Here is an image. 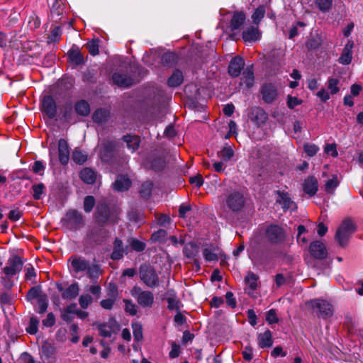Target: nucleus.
<instances>
[{
    "instance_id": "nucleus-1",
    "label": "nucleus",
    "mask_w": 363,
    "mask_h": 363,
    "mask_svg": "<svg viewBox=\"0 0 363 363\" xmlns=\"http://www.w3.org/2000/svg\"><path fill=\"white\" fill-rule=\"evenodd\" d=\"M68 262L70 272L75 274L86 272L89 277H93L99 271L98 266H91L89 261L81 256L72 255L69 258Z\"/></svg>"
},
{
    "instance_id": "nucleus-2",
    "label": "nucleus",
    "mask_w": 363,
    "mask_h": 363,
    "mask_svg": "<svg viewBox=\"0 0 363 363\" xmlns=\"http://www.w3.org/2000/svg\"><path fill=\"white\" fill-rule=\"evenodd\" d=\"M140 280L147 287L153 289L159 286L160 277L153 267L149 264L141 265L139 270Z\"/></svg>"
},
{
    "instance_id": "nucleus-3",
    "label": "nucleus",
    "mask_w": 363,
    "mask_h": 363,
    "mask_svg": "<svg viewBox=\"0 0 363 363\" xmlns=\"http://www.w3.org/2000/svg\"><path fill=\"white\" fill-rule=\"evenodd\" d=\"M131 296L143 308H152L154 304V294L150 291H144L140 287L135 286L130 290Z\"/></svg>"
},
{
    "instance_id": "nucleus-4",
    "label": "nucleus",
    "mask_w": 363,
    "mask_h": 363,
    "mask_svg": "<svg viewBox=\"0 0 363 363\" xmlns=\"http://www.w3.org/2000/svg\"><path fill=\"white\" fill-rule=\"evenodd\" d=\"M62 225L71 230H77L84 225L82 214L77 210L68 211L62 219Z\"/></svg>"
},
{
    "instance_id": "nucleus-5",
    "label": "nucleus",
    "mask_w": 363,
    "mask_h": 363,
    "mask_svg": "<svg viewBox=\"0 0 363 363\" xmlns=\"http://www.w3.org/2000/svg\"><path fill=\"white\" fill-rule=\"evenodd\" d=\"M108 231L99 224L90 226L85 236L87 244H101L107 237Z\"/></svg>"
},
{
    "instance_id": "nucleus-6",
    "label": "nucleus",
    "mask_w": 363,
    "mask_h": 363,
    "mask_svg": "<svg viewBox=\"0 0 363 363\" xmlns=\"http://www.w3.org/2000/svg\"><path fill=\"white\" fill-rule=\"evenodd\" d=\"M306 305L311 307L314 313L322 318H328L333 315V306L327 301L323 299H314L306 303Z\"/></svg>"
},
{
    "instance_id": "nucleus-7",
    "label": "nucleus",
    "mask_w": 363,
    "mask_h": 363,
    "mask_svg": "<svg viewBox=\"0 0 363 363\" xmlns=\"http://www.w3.org/2000/svg\"><path fill=\"white\" fill-rule=\"evenodd\" d=\"M245 199L239 191L230 193L225 200L227 207L233 212L240 211L245 206Z\"/></svg>"
},
{
    "instance_id": "nucleus-8",
    "label": "nucleus",
    "mask_w": 363,
    "mask_h": 363,
    "mask_svg": "<svg viewBox=\"0 0 363 363\" xmlns=\"http://www.w3.org/2000/svg\"><path fill=\"white\" fill-rule=\"evenodd\" d=\"M353 232V223L350 220H345L338 228L335 234V239L341 246H344L350 235Z\"/></svg>"
},
{
    "instance_id": "nucleus-9",
    "label": "nucleus",
    "mask_w": 363,
    "mask_h": 363,
    "mask_svg": "<svg viewBox=\"0 0 363 363\" xmlns=\"http://www.w3.org/2000/svg\"><path fill=\"white\" fill-rule=\"evenodd\" d=\"M262 99L266 104H272L279 96L277 86L272 83H265L260 89Z\"/></svg>"
},
{
    "instance_id": "nucleus-10",
    "label": "nucleus",
    "mask_w": 363,
    "mask_h": 363,
    "mask_svg": "<svg viewBox=\"0 0 363 363\" xmlns=\"http://www.w3.org/2000/svg\"><path fill=\"white\" fill-rule=\"evenodd\" d=\"M266 238L272 244H279L284 241L285 232L277 225H271L266 230Z\"/></svg>"
},
{
    "instance_id": "nucleus-11",
    "label": "nucleus",
    "mask_w": 363,
    "mask_h": 363,
    "mask_svg": "<svg viewBox=\"0 0 363 363\" xmlns=\"http://www.w3.org/2000/svg\"><path fill=\"white\" fill-rule=\"evenodd\" d=\"M249 119L256 125L260 126L264 124L268 118V114L261 107L254 106L248 113Z\"/></svg>"
},
{
    "instance_id": "nucleus-12",
    "label": "nucleus",
    "mask_w": 363,
    "mask_h": 363,
    "mask_svg": "<svg viewBox=\"0 0 363 363\" xmlns=\"http://www.w3.org/2000/svg\"><path fill=\"white\" fill-rule=\"evenodd\" d=\"M23 268V262L20 257L13 256L8 260L7 265L3 269L7 277H13L19 273Z\"/></svg>"
},
{
    "instance_id": "nucleus-13",
    "label": "nucleus",
    "mask_w": 363,
    "mask_h": 363,
    "mask_svg": "<svg viewBox=\"0 0 363 363\" xmlns=\"http://www.w3.org/2000/svg\"><path fill=\"white\" fill-rule=\"evenodd\" d=\"M40 354L44 362L51 363L55 361L56 347L54 344L45 341L40 349Z\"/></svg>"
},
{
    "instance_id": "nucleus-14",
    "label": "nucleus",
    "mask_w": 363,
    "mask_h": 363,
    "mask_svg": "<svg viewBox=\"0 0 363 363\" xmlns=\"http://www.w3.org/2000/svg\"><path fill=\"white\" fill-rule=\"evenodd\" d=\"M42 109L50 118H55L57 113V106L55 99L50 96H44Z\"/></svg>"
},
{
    "instance_id": "nucleus-15",
    "label": "nucleus",
    "mask_w": 363,
    "mask_h": 363,
    "mask_svg": "<svg viewBox=\"0 0 363 363\" xmlns=\"http://www.w3.org/2000/svg\"><path fill=\"white\" fill-rule=\"evenodd\" d=\"M111 212L108 205L104 203H99L96 207V219L101 225L105 224L110 220Z\"/></svg>"
},
{
    "instance_id": "nucleus-16",
    "label": "nucleus",
    "mask_w": 363,
    "mask_h": 363,
    "mask_svg": "<svg viewBox=\"0 0 363 363\" xmlns=\"http://www.w3.org/2000/svg\"><path fill=\"white\" fill-rule=\"evenodd\" d=\"M245 66L244 60L240 57L236 56L233 57L230 62L228 66V73L233 77H236L240 75L242 69Z\"/></svg>"
},
{
    "instance_id": "nucleus-17",
    "label": "nucleus",
    "mask_w": 363,
    "mask_h": 363,
    "mask_svg": "<svg viewBox=\"0 0 363 363\" xmlns=\"http://www.w3.org/2000/svg\"><path fill=\"white\" fill-rule=\"evenodd\" d=\"M166 300L167 301V308L169 310L180 311L183 306L181 301L178 298L177 293L173 289H169L166 292Z\"/></svg>"
},
{
    "instance_id": "nucleus-18",
    "label": "nucleus",
    "mask_w": 363,
    "mask_h": 363,
    "mask_svg": "<svg viewBox=\"0 0 363 363\" xmlns=\"http://www.w3.org/2000/svg\"><path fill=\"white\" fill-rule=\"evenodd\" d=\"M59 160L62 165H66L69 160V148L67 141L61 138L58 141Z\"/></svg>"
},
{
    "instance_id": "nucleus-19",
    "label": "nucleus",
    "mask_w": 363,
    "mask_h": 363,
    "mask_svg": "<svg viewBox=\"0 0 363 363\" xmlns=\"http://www.w3.org/2000/svg\"><path fill=\"white\" fill-rule=\"evenodd\" d=\"M310 252L313 257L318 259H323L327 256L325 245L320 241H314L310 245Z\"/></svg>"
},
{
    "instance_id": "nucleus-20",
    "label": "nucleus",
    "mask_w": 363,
    "mask_h": 363,
    "mask_svg": "<svg viewBox=\"0 0 363 363\" xmlns=\"http://www.w3.org/2000/svg\"><path fill=\"white\" fill-rule=\"evenodd\" d=\"M255 83V77L252 66H248L244 70L240 78V84L245 86L247 89H250L253 86Z\"/></svg>"
},
{
    "instance_id": "nucleus-21",
    "label": "nucleus",
    "mask_w": 363,
    "mask_h": 363,
    "mask_svg": "<svg viewBox=\"0 0 363 363\" xmlns=\"http://www.w3.org/2000/svg\"><path fill=\"white\" fill-rule=\"evenodd\" d=\"M99 335L103 337H111L117 330V324L115 321L99 324L97 326Z\"/></svg>"
},
{
    "instance_id": "nucleus-22",
    "label": "nucleus",
    "mask_w": 363,
    "mask_h": 363,
    "mask_svg": "<svg viewBox=\"0 0 363 363\" xmlns=\"http://www.w3.org/2000/svg\"><path fill=\"white\" fill-rule=\"evenodd\" d=\"M354 43L352 41L349 40L345 45L340 57H339V62L342 65H349L352 59V48Z\"/></svg>"
},
{
    "instance_id": "nucleus-23",
    "label": "nucleus",
    "mask_w": 363,
    "mask_h": 363,
    "mask_svg": "<svg viewBox=\"0 0 363 363\" xmlns=\"http://www.w3.org/2000/svg\"><path fill=\"white\" fill-rule=\"evenodd\" d=\"M114 144L108 141L104 143L100 149V157L106 162H109L113 155Z\"/></svg>"
},
{
    "instance_id": "nucleus-24",
    "label": "nucleus",
    "mask_w": 363,
    "mask_h": 363,
    "mask_svg": "<svg viewBox=\"0 0 363 363\" xmlns=\"http://www.w3.org/2000/svg\"><path fill=\"white\" fill-rule=\"evenodd\" d=\"M277 194L279 197L277 199V202L281 205L284 211L296 208V204L291 200L289 194L287 192L278 191Z\"/></svg>"
},
{
    "instance_id": "nucleus-25",
    "label": "nucleus",
    "mask_w": 363,
    "mask_h": 363,
    "mask_svg": "<svg viewBox=\"0 0 363 363\" xmlns=\"http://www.w3.org/2000/svg\"><path fill=\"white\" fill-rule=\"evenodd\" d=\"M245 19L246 16L243 12H234L230 23V28L231 31L239 30L241 28V26L244 24Z\"/></svg>"
},
{
    "instance_id": "nucleus-26",
    "label": "nucleus",
    "mask_w": 363,
    "mask_h": 363,
    "mask_svg": "<svg viewBox=\"0 0 363 363\" xmlns=\"http://www.w3.org/2000/svg\"><path fill=\"white\" fill-rule=\"evenodd\" d=\"M261 38V33L257 28L250 26L242 32V39L245 42L257 41Z\"/></svg>"
},
{
    "instance_id": "nucleus-27",
    "label": "nucleus",
    "mask_w": 363,
    "mask_h": 363,
    "mask_svg": "<svg viewBox=\"0 0 363 363\" xmlns=\"http://www.w3.org/2000/svg\"><path fill=\"white\" fill-rule=\"evenodd\" d=\"M112 79L116 84L121 87H128L133 84V79L125 74L114 73Z\"/></svg>"
},
{
    "instance_id": "nucleus-28",
    "label": "nucleus",
    "mask_w": 363,
    "mask_h": 363,
    "mask_svg": "<svg viewBox=\"0 0 363 363\" xmlns=\"http://www.w3.org/2000/svg\"><path fill=\"white\" fill-rule=\"evenodd\" d=\"M303 189L306 194L312 196H314L318 191V181L314 177L307 178L303 184Z\"/></svg>"
},
{
    "instance_id": "nucleus-29",
    "label": "nucleus",
    "mask_w": 363,
    "mask_h": 363,
    "mask_svg": "<svg viewBox=\"0 0 363 363\" xmlns=\"http://www.w3.org/2000/svg\"><path fill=\"white\" fill-rule=\"evenodd\" d=\"M258 276L252 272H249L245 278V283L247 286V294L252 295L257 288Z\"/></svg>"
},
{
    "instance_id": "nucleus-30",
    "label": "nucleus",
    "mask_w": 363,
    "mask_h": 363,
    "mask_svg": "<svg viewBox=\"0 0 363 363\" xmlns=\"http://www.w3.org/2000/svg\"><path fill=\"white\" fill-rule=\"evenodd\" d=\"M258 345L261 348L270 347L273 344L272 332L269 330L259 333L257 336Z\"/></svg>"
},
{
    "instance_id": "nucleus-31",
    "label": "nucleus",
    "mask_w": 363,
    "mask_h": 363,
    "mask_svg": "<svg viewBox=\"0 0 363 363\" xmlns=\"http://www.w3.org/2000/svg\"><path fill=\"white\" fill-rule=\"evenodd\" d=\"M144 166L146 169H152L154 171H161L165 166L164 160L161 158H148L144 163Z\"/></svg>"
},
{
    "instance_id": "nucleus-32",
    "label": "nucleus",
    "mask_w": 363,
    "mask_h": 363,
    "mask_svg": "<svg viewBox=\"0 0 363 363\" xmlns=\"http://www.w3.org/2000/svg\"><path fill=\"white\" fill-rule=\"evenodd\" d=\"M125 252V250L123 247V242L120 239L116 238L113 243V250L111 255V259L113 260L121 259Z\"/></svg>"
},
{
    "instance_id": "nucleus-33",
    "label": "nucleus",
    "mask_w": 363,
    "mask_h": 363,
    "mask_svg": "<svg viewBox=\"0 0 363 363\" xmlns=\"http://www.w3.org/2000/svg\"><path fill=\"white\" fill-rule=\"evenodd\" d=\"M130 180L128 177L122 175L118 176L117 179L113 184L114 189L118 191H123L128 190L130 186Z\"/></svg>"
},
{
    "instance_id": "nucleus-34",
    "label": "nucleus",
    "mask_w": 363,
    "mask_h": 363,
    "mask_svg": "<svg viewBox=\"0 0 363 363\" xmlns=\"http://www.w3.org/2000/svg\"><path fill=\"white\" fill-rule=\"evenodd\" d=\"M123 140L126 143L127 147L131 150L132 152L138 149L140 143L138 136L131 135H124Z\"/></svg>"
},
{
    "instance_id": "nucleus-35",
    "label": "nucleus",
    "mask_w": 363,
    "mask_h": 363,
    "mask_svg": "<svg viewBox=\"0 0 363 363\" xmlns=\"http://www.w3.org/2000/svg\"><path fill=\"white\" fill-rule=\"evenodd\" d=\"M79 291V285L77 283L72 284L67 287L62 294V297L64 299L69 300L76 298Z\"/></svg>"
},
{
    "instance_id": "nucleus-36",
    "label": "nucleus",
    "mask_w": 363,
    "mask_h": 363,
    "mask_svg": "<svg viewBox=\"0 0 363 363\" xmlns=\"http://www.w3.org/2000/svg\"><path fill=\"white\" fill-rule=\"evenodd\" d=\"M80 178L85 183L91 184L95 182L96 174L92 169L84 168L80 172Z\"/></svg>"
},
{
    "instance_id": "nucleus-37",
    "label": "nucleus",
    "mask_w": 363,
    "mask_h": 363,
    "mask_svg": "<svg viewBox=\"0 0 363 363\" xmlns=\"http://www.w3.org/2000/svg\"><path fill=\"white\" fill-rule=\"evenodd\" d=\"M183 80L184 77L182 72L180 70L176 69L169 78L167 84L170 87H177L183 82Z\"/></svg>"
},
{
    "instance_id": "nucleus-38",
    "label": "nucleus",
    "mask_w": 363,
    "mask_h": 363,
    "mask_svg": "<svg viewBox=\"0 0 363 363\" xmlns=\"http://www.w3.org/2000/svg\"><path fill=\"white\" fill-rule=\"evenodd\" d=\"M75 111L77 114L82 116H87L90 113V106L85 100H80L74 106Z\"/></svg>"
},
{
    "instance_id": "nucleus-39",
    "label": "nucleus",
    "mask_w": 363,
    "mask_h": 363,
    "mask_svg": "<svg viewBox=\"0 0 363 363\" xmlns=\"http://www.w3.org/2000/svg\"><path fill=\"white\" fill-rule=\"evenodd\" d=\"M68 57L72 63L76 66L84 63V56L78 50H70L68 52Z\"/></svg>"
},
{
    "instance_id": "nucleus-40",
    "label": "nucleus",
    "mask_w": 363,
    "mask_h": 363,
    "mask_svg": "<svg viewBox=\"0 0 363 363\" xmlns=\"http://www.w3.org/2000/svg\"><path fill=\"white\" fill-rule=\"evenodd\" d=\"M183 252L188 258H194L199 254V246L194 242H189L185 245Z\"/></svg>"
},
{
    "instance_id": "nucleus-41",
    "label": "nucleus",
    "mask_w": 363,
    "mask_h": 363,
    "mask_svg": "<svg viewBox=\"0 0 363 363\" xmlns=\"http://www.w3.org/2000/svg\"><path fill=\"white\" fill-rule=\"evenodd\" d=\"M162 63L164 66L170 67L177 62V56L173 52H165L162 56Z\"/></svg>"
},
{
    "instance_id": "nucleus-42",
    "label": "nucleus",
    "mask_w": 363,
    "mask_h": 363,
    "mask_svg": "<svg viewBox=\"0 0 363 363\" xmlns=\"http://www.w3.org/2000/svg\"><path fill=\"white\" fill-rule=\"evenodd\" d=\"M109 112L106 109H98L93 114V121L98 123H103L108 120Z\"/></svg>"
},
{
    "instance_id": "nucleus-43",
    "label": "nucleus",
    "mask_w": 363,
    "mask_h": 363,
    "mask_svg": "<svg viewBox=\"0 0 363 363\" xmlns=\"http://www.w3.org/2000/svg\"><path fill=\"white\" fill-rule=\"evenodd\" d=\"M64 6L60 0H56L51 8L50 13L52 18L55 16L57 17L61 16L63 13Z\"/></svg>"
},
{
    "instance_id": "nucleus-44",
    "label": "nucleus",
    "mask_w": 363,
    "mask_h": 363,
    "mask_svg": "<svg viewBox=\"0 0 363 363\" xmlns=\"http://www.w3.org/2000/svg\"><path fill=\"white\" fill-rule=\"evenodd\" d=\"M265 14V8L263 6H259L255 9L252 15V19L254 23L258 24L260 21L264 18Z\"/></svg>"
},
{
    "instance_id": "nucleus-45",
    "label": "nucleus",
    "mask_w": 363,
    "mask_h": 363,
    "mask_svg": "<svg viewBox=\"0 0 363 363\" xmlns=\"http://www.w3.org/2000/svg\"><path fill=\"white\" fill-rule=\"evenodd\" d=\"M153 187V183L150 181L145 182L142 186L141 189L140 191V195L143 198H148L151 195L152 190Z\"/></svg>"
},
{
    "instance_id": "nucleus-46",
    "label": "nucleus",
    "mask_w": 363,
    "mask_h": 363,
    "mask_svg": "<svg viewBox=\"0 0 363 363\" xmlns=\"http://www.w3.org/2000/svg\"><path fill=\"white\" fill-rule=\"evenodd\" d=\"M218 154L223 160L226 162L233 157L234 151L230 146H225Z\"/></svg>"
},
{
    "instance_id": "nucleus-47",
    "label": "nucleus",
    "mask_w": 363,
    "mask_h": 363,
    "mask_svg": "<svg viewBox=\"0 0 363 363\" xmlns=\"http://www.w3.org/2000/svg\"><path fill=\"white\" fill-rule=\"evenodd\" d=\"M340 181L336 175H333V177L329 179L325 184V191L328 193H333L335 188L338 186Z\"/></svg>"
},
{
    "instance_id": "nucleus-48",
    "label": "nucleus",
    "mask_w": 363,
    "mask_h": 363,
    "mask_svg": "<svg viewBox=\"0 0 363 363\" xmlns=\"http://www.w3.org/2000/svg\"><path fill=\"white\" fill-rule=\"evenodd\" d=\"M72 160L77 164H84L87 160V155L78 149H75L72 153Z\"/></svg>"
},
{
    "instance_id": "nucleus-49",
    "label": "nucleus",
    "mask_w": 363,
    "mask_h": 363,
    "mask_svg": "<svg viewBox=\"0 0 363 363\" xmlns=\"http://www.w3.org/2000/svg\"><path fill=\"white\" fill-rule=\"evenodd\" d=\"M99 40H92L91 41H89L86 43V47L89 50V52L93 55L95 56L99 54Z\"/></svg>"
},
{
    "instance_id": "nucleus-50",
    "label": "nucleus",
    "mask_w": 363,
    "mask_h": 363,
    "mask_svg": "<svg viewBox=\"0 0 363 363\" xmlns=\"http://www.w3.org/2000/svg\"><path fill=\"white\" fill-rule=\"evenodd\" d=\"M33 194V197L35 200L41 199L42 195L44 194L45 186L43 183L35 184L32 186Z\"/></svg>"
},
{
    "instance_id": "nucleus-51",
    "label": "nucleus",
    "mask_w": 363,
    "mask_h": 363,
    "mask_svg": "<svg viewBox=\"0 0 363 363\" xmlns=\"http://www.w3.org/2000/svg\"><path fill=\"white\" fill-rule=\"evenodd\" d=\"M39 320L35 317H32L30 319L29 325L26 328V331L32 335L35 334L38 332Z\"/></svg>"
},
{
    "instance_id": "nucleus-52",
    "label": "nucleus",
    "mask_w": 363,
    "mask_h": 363,
    "mask_svg": "<svg viewBox=\"0 0 363 363\" xmlns=\"http://www.w3.org/2000/svg\"><path fill=\"white\" fill-rule=\"evenodd\" d=\"M61 34H62L61 28L59 26L55 27L52 30V31L48 37V42L49 43L58 42L60 39Z\"/></svg>"
},
{
    "instance_id": "nucleus-53",
    "label": "nucleus",
    "mask_w": 363,
    "mask_h": 363,
    "mask_svg": "<svg viewBox=\"0 0 363 363\" xmlns=\"http://www.w3.org/2000/svg\"><path fill=\"white\" fill-rule=\"evenodd\" d=\"M95 205V199L92 196H86L84 200V209L86 213H90Z\"/></svg>"
},
{
    "instance_id": "nucleus-54",
    "label": "nucleus",
    "mask_w": 363,
    "mask_h": 363,
    "mask_svg": "<svg viewBox=\"0 0 363 363\" xmlns=\"http://www.w3.org/2000/svg\"><path fill=\"white\" fill-rule=\"evenodd\" d=\"M339 80L335 78H330L328 81V87L332 94H337L340 88L338 86Z\"/></svg>"
},
{
    "instance_id": "nucleus-55",
    "label": "nucleus",
    "mask_w": 363,
    "mask_h": 363,
    "mask_svg": "<svg viewBox=\"0 0 363 363\" xmlns=\"http://www.w3.org/2000/svg\"><path fill=\"white\" fill-rule=\"evenodd\" d=\"M123 301L125 303V311L130 315H135L138 312L135 304L131 300L125 299Z\"/></svg>"
},
{
    "instance_id": "nucleus-56",
    "label": "nucleus",
    "mask_w": 363,
    "mask_h": 363,
    "mask_svg": "<svg viewBox=\"0 0 363 363\" xmlns=\"http://www.w3.org/2000/svg\"><path fill=\"white\" fill-rule=\"evenodd\" d=\"M133 330V337L135 341H140L143 339V328L139 323H133L132 325Z\"/></svg>"
},
{
    "instance_id": "nucleus-57",
    "label": "nucleus",
    "mask_w": 363,
    "mask_h": 363,
    "mask_svg": "<svg viewBox=\"0 0 363 363\" xmlns=\"http://www.w3.org/2000/svg\"><path fill=\"white\" fill-rule=\"evenodd\" d=\"M93 298L89 294H83L80 296L79 298V303L80 306L86 309L88 308V306L92 303Z\"/></svg>"
},
{
    "instance_id": "nucleus-58",
    "label": "nucleus",
    "mask_w": 363,
    "mask_h": 363,
    "mask_svg": "<svg viewBox=\"0 0 363 363\" xmlns=\"http://www.w3.org/2000/svg\"><path fill=\"white\" fill-rule=\"evenodd\" d=\"M48 306V303L47 299L43 297H40L38 299V307L36 308V311L40 314L45 313L47 311Z\"/></svg>"
},
{
    "instance_id": "nucleus-59",
    "label": "nucleus",
    "mask_w": 363,
    "mask_h": 363,
    "mask_svg": "<svg viewBox=\"0 0 363 363\" xmlns=\"http://www.w3.org/2000/svg\"><path fill=\"white\" fill-rule=\"evenodd\" d=\"M332 0H316V5L323 11H328L332 6Z\"/></svg>"
},
{
    "instance_id": "nucleus-60",
    "label": "nucleus",
    "mask_w": 363,
    "mask_h": 363,
    "mask_svg": "<svg viewBox=\"0 0 363 363\" xmlns=\"http://www.w3.org/2000/svg\"><path fill=\"white\" fill-rule=\"evenodd\" d=\"M130 245L136 252H142L145 248V244L137 239H132L130 242Z\"/></svg>"
},
{
    "instance_id": "nucleus-61",
    "label": "nucleus",
    "mask_w": 363,
    "mask_h": 363,
    "mask_svg": "<svg viewBox=\"0 0 363 363\" xmlns=\"http://www.w3.org/2000/svg\"><path fill=\"white\" fill-rule=\"evenodd\" d=\"M303 148H304L305 152L309 157L314 156L315 155H316V153L319 150L318 147L314 144H306V145H304Z\"/></svg>"
},
{
    "instance_id": "nucleus-62",
    "label": "nucleus",
    "mask_w": 363,
    "mask_h": 363,
    "mask_svg": "<svg viewBox=\"0 0 363 363\" xmlns=\"http://www.w3.org/2000/svg\"><path fill=\"white\" fill-rule=\"evenodd\" d=\"M203 257L207 261L218 260V255L214 251L209 248H205L203 252Z\"/></svg>"
},
{
    "instance_id": "nucleus-63",
    "label": "nucleus",
    "mask_w": 363,
    "mask_h": 363,
    "mask_svg": "<svg viewBox=\"0 0 363 363\" xmlns=\"http://www.w3.org/2000/svg\"><path fill=\"white\" fill-rule=\"evenodd\" d=\"M266 320L269 324L277 323L279 321L276 311L274 309H270L266 316Z\"/></svg>"
},
{
    "instance_id": "nucleus-64",
    "label": "nucleus",
    "mask_w": 363,
    "mask_h": 363,
    "mask_svg": "<svg viewBox=\"0 0 363 363\" xmlns=\"http://www.w3.org/2000/svg\"><path fill=\"white\" fill-rule=\"evenodd\" d=\"M167 233L165 230L160 229L157 232L154 233L152 235V240L154 241L162 240L165 238Z\"/></svg>"
}]
</instances>
